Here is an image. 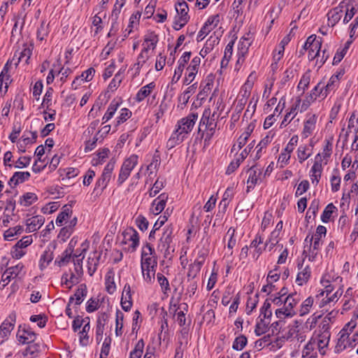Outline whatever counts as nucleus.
<instances>
[{
	"instance_id": "nucleus-35",
	"label": "nucleus",
	"mask_w": 358,
	"mask_h": 358,
	"mask_svg": "<svg viewBox=\"0 0 358 358\" xmlns=\"http://www.w3.org/2000/svg\"><path fill=\"white\" fill-rule=\"evenodd\" d=\"M234 196V187H229L224 192L222 199L221 200L219 208L222 209V213H224L227 206L229 204L230 201L232 199Z\"/></svg>"
},
{
	"instance_id": "nucleus-19",
	"label": "nucleus",
	"mask_w": 358,
	"mask_h": 358,
	"mask_svg": "<svg viewBox=\"0 0 358 358\" xmlns=\"http://www.w3.org/2000/svg\"><path fill=\"white\" fill-rule=\"evenodd\" d=\"M173 229L171 227L164 228L163 234L159 240V247L162 250L168 251L170 247V243L172 241Z\"/></svg>"
},
{
	"instance_id": "nucleus-28",
	"label": "nucleus",
	"mask_w": 358,
	"mask_h": 358,
	"mask_svg": "<svg viewBox=\"0 0 358 358\" xmlns=\"http://www.w3.org/2000/svg\"><path fill=\"white\" fill-rule=\"evenodd\" d=\"M17 338L20 343L29 345L36 342V335L31 330H22L18 332Z\"/></svg>"
},
{
	"instance_id": "nucleus-36",
	"label": "nucleus",
	"mask_w": 358,
	"mask_h": 358,
	"mask_svg": "<svg viewBox=\"0 0 358 358\" xmlns=\"http://www.w3.org/2000/svg\"><path fill=\"white\" fill-rule=\"evenodd\" d=\"M87 292L86 287L80 285V287L76 291L74 295L70 297L69 303H71L75 301L76 305H80L86 296Z\"/></svg>"
},
{
	"instance_id": "nucleus-58",
	"label": "nucleus",
	"mask_w": 358,
	"mask_h": 358,
	"mask_svg": "<svg viewBox=\"0 0 358 358\" xmlns=\"http://www.w3.org/2000/svg\"><path fill=\"white\" fill-rule=\"evenodd\" d=\"M123 319L124 314L120 310H117L116 312V319H115V324L116 329L115 333L117 336L122 335V328H123Z\"/></svg>"
},
{
	"instance_id": "nucleus-46",
	"label": "nucleus",
	"mask_w": 358,
	"mask_h": 358,
	"mask_svg": "<svg viewBox=\"0 0 358 358\" xmlns=\"http://www.w3.org/2000/svg\"><path fill=\"white\" fill-rule=\"evenodd\" d=\"M144 280L149 284L155 281L156 268H141Z\"/></svg>"
},
{
	"instance_id": "nucleus-18",
	"label": "nucleus",
	"mask_w": 358,
	"mask_h": 358,
	"mask_svg": "<svg viewBox=\"0 0 358 358\" xmlns=\"http://www.w3.org/2000/svg\"><path fill=\"white\" fill-rule=\"evenodd\" d=\"M206 259L205 254H202L189 265L188 269L187 276L194 278L200 272L202 265L203 264Z\"/></svg>"
},
{
	"instance_id": "nucleus-3",
	"label": "nucleus",
	"mask_w": 358,
	"mask_h": 358,
	"mask_svg": "<svg viewBox=\"0 0 358 358\" xmlns=\"http://www.w3.org/2000/svg\"><path fill=\"white\" fill-rule=\"evenodd\" d=\"M138 157L136 155H131L123 162L120 171L117 182L122 185L130 176L131 171L138 164Z\"/></svg>"
},
{
	"instance_id": "nucleus-25",
	"label": "nucleus",
	"mask_w": 358,
	"mask_h": 358,
	"mask_svg": "<svg viewBox=\"0 0 358 358\" xmlns=\"http://www.w3.org/2000/svg\"><path fill=\"white\" fill-rule=\"evenodd\" d=\"M251 36L250 33L246 34L240 39L238 45V55L245 56L251 45Z\"/></svg>"
},
{
	"instance_id": "nucleus-48",
	"label": "nucleus",
	"mask_w": 358,
	"mask_h": 358,
	"mask_svg": "<svg viewBox=\"0 0 358 358\" xmlns=\"http://www.w3.org/2000/svg\"><path fill=\"white\" fill-rule=\"evenodd\" d=\"M49 25L46 24L45 22H42L37 29V39L40 41H45L49 34Z\"/></svg>"
},
{
	"instance_id": "nucleus-4",
	"label": "nucleus",
	"mask_w": 358,
	"mask_h": 358,
	"mask_svg": "<svg viewBox=\"0 0 358 358\" xmlns=\"http://www.w3.org/2000/svg\"><path fill=\"white\" fill-rule=\"evenodd\" d=\"M198 118L196 113H190L187 117L180 119L176 125V131L184 138L192 131Z\"/></svg>"
},
{
	"instance_id": "nucleus-52",
	"label": "nucleus",
	"mask_w": 358,
	"mask_h": 358,
	"mask_svg": "<svg viewBox=\"0 0 358 358\" xmlns=\"http://www.w3.org/2000/svg\"><path fill=\"white\" fill-rule=\"evenodd\" d=\"M99 255H96V252H94L93 257H89L87 261V268L88 273L90 275H92L96 271L98 262H99Z\"/></svg>"
},
{
	"instance_id": "nucleus-1",
	"label": "nucleus",
	"mask_w": 358,
	"mask_h": 358,
	"mask_svg": "<svg viewBox=\"0 0 358 358\" xmlns=\"http://www.w3.org/2000/svg\"><path fill=\"white\" fill-rule=\"evenodd\" d=\"M219 115L215 112H212L210 108H206L203 113L199 126V134H201L204 142H208L215 134L217 127V120Z\"/></svg>"
},
{
	"instance_id": "nucleus-43",
	"label": "nucleus",
	"mask_w": 358,
	"mask_h": 358,
	"mask_svg": "<svg viewBox=\"0 0 358 358\" xmlns=\"http://www.w3.org/2000/svg\"><path fill=\"white\" fill-rule=\"evenodd\" d=\"M184 137L182 136L178 132H177L176 130L172 134L171 136L169 138V139L167 141L166 147L169 149H171L174 148L176 145L180 144L182 143L184 140Z\"/></svg>"
},
{
	"instance_id": "nucleus-16",
	"label": "nucleus",
	"mask_w": 358,
	"mask_h": 358,
	"mask_svg": "<svg viewBox=\"0 0 358 358\" xmlns=\"http://www.w3.org/2000/svg\"><path fill=\"white\" fill-rule=\"evenodd\" d=\"M82 247V251L80 253H78L77 252L73 255V262H74V270L75 273H76L77 275L81 276L83 275V266H82V262L83 259H84V256L80 257L82 256L83 252H85L88 248V243H83L81 245Z\"/></svg>"
},
{
	"instance_id": "nucleus-59",
	"label": "nucleus",
	"mask_w": 358,
	"mask_h": 358,
	"mask_svg": "<svg viewBox=\"0 0 358 358\" xmlns=\"http://www.w3.org/2000/svg\"><path fill=\"white\" fill-rule=\"evenodd\" d=\"M157 281L160 285L162 292L166 294L170 291L169 282L168 279L162 273H158L157 274Z\"/></svg>"
},
{
	"instance_id": "nucleus-12",
	"label": "nucleus",
	"mask_w": 358,
	"mask_h": 358,
	"mask_svg": "<svg viewBox=\"0 0 358 358\" xmlns=\"http://www.w3.org/2000/svg\"><path fill=\"white\" fill-rule=\"evenodd\" d=\"M248 178L247 181V191L248 192L250 189H253L255 186L257 184L259 180L260 179V176H262V169L258 166L257 164L252 166L248 170Z\"/></svg>"
},
{
	"instance_id": "nucleus-10",
	"label": "nucleus",
	"mask_w": 358,
	"mask_h": 358,
	"mask_svg": "<svg viewBox=\"0 0 358 358\" xmlns=\"http://www.w3.org/2000/svg\"><path fill=\"white\" fill-rule=\"evenodd\" d=\"M317 121V115L309 113L306 115V119L303 122V129L301 132L303 138H308L312 135L316 129V124Z\"/></svg>"
},
{
	"instance_id": "nucleus-49",
	"label": "nucleus",
	"mask_w": 358,
	"mask_h": 358,
	"mask_svg": "<svg viewBox=\"0 0 358 358\" xmlns=\"http://www.w3.org/2000/svg\"><path fill=\"white\" fill-rule=\"evenodd\" d=\"M38 199L37 196L32 192L24 194L20 199V204L24 206H29L36 202Z\"/></svg>"
},
{
	"instance_id": "nucleus-23",
	"label": "nucleus",
	"mask_w": 358,
	"mask_h": 358,
	"mask_svg": "<svg viewBox=\"0 0 358 358\" xmlns=\"http://www.w3.org/2000/svg\"><path fill=\"white\" fill-rule=\"evenodd\" d=\"M41 350L40 343L34 342L27 345L26 348L22 351V355L24 358H36L37 357Z\"/></svg>"
},
{
	"instance_id": "nucleus-31",
	"label": "nucleus",
	"mask_w": 358,
	"mask_h": 358,
	"mask_svg": "<svg viewBox=\"0 0 358 358\" xmlns=\"http://www.w3.org/2000/svg\"><path fill=\"white\" fill-rule=\"evenodd\" d=\"M29 178L30 173L28 171L15 172L10 179L8 183L10 186H16L18 184L22 183L26 180H28Z\"/></svg>"
},
{
	"instance_id": "nucleus-40",
	"label": "nucleus",
	"mask_w": 358,
	"mask_h": 358,
	"mask_svg": "<svg viewBox=\"0 0 358 358\" xmlns=\"http://www.w3.org/2000/svg\"><path fill=\"white\" fill-rule=\"evenodd\" d=\"M324 83L320 82L311 91L309 98L310 101H315L317 98L322 96L323 99L327 95H324Z\"/></svg>"
},
{
	"instance_id": "nucleus-2",
	"label": "nucleus",
	"mask_w": 358,
	"mask_h": 358,
	"mask_svg": "<svg viewBox=\"0 0 358 358\" xmlns=\"http://www.w3.org/2000/svg\"><path fill=\"white\" fill-rule=\"evenodd\" d=\"M321 45L322 40L317 39L315 35H311L307 38L303 49L299 52V55H303L304 54V51L308 50V59L310 60L316 59V64H317L319 58L320 57Z\"/></svg>"
},
{
	"instance_id": "nucleus-54",
	"label": "nucleus",
	"mask_w": 358,
	"mask_h": 358,
	"mask_svg": "<svg viewBox=\"0 0 358 358\" xmlns=\"http://www.w3.org/2000/svg\"><path fill=\"white\" fill-rule=\"evenodd\" d=\"M90 329V322L88 321L83 327V330L80 332V342L83 346H86L89 343L88 331Z\"/></svg>"
},
{
	"instance_id": "nucleus-5",
	"label": "nucleus",
	"mask_w": 358,
	"mask_h": 358,
	"mask_svg": "<svg viewBox=\"0 0 358 358\" xmlns=\"http://www.w3.org/2000/svg\"><path fill=\"white\" fill-rule=\"evenodd\" d=\"M327 234V229L322 225H319L316 229L315 234L311 237L310 241H313V245L310 246L309 259L313 260L318 253L321 245L322 238Z\"/></svg>"
},
{
	"instance_id": "nucleus-34",
	"label": "nucleus",
	"mask_w": 358,
	"mask_h": 358,
	"mask_svg": "<svg viewBox=\"0 0 358 358\" xmlns=\"http://www.w3.org/2000/svg\"><path fill=\"white\" fill-rule=\"evenodd\" d=\"M342 11L343 12L344 18L343 23H348L355 15L357 12V10L354 7V6L351 3H341Z\"/></svg>"
},
{
	"instance_id": "nucleus-47",
	"label": "nucleus",
	"mask_w": 358,
	"mask_h": 358,
	"mask_svg": "<svg viewBox=\"0 0 358 358\" xmlns=\"http://www.w3.org/2000/svg\"><path fill=\"white\" fill-rule=\"evenodd\" d=\"M308 148L306 145H301L297 149V157L299 162L302 164L311 156V152H308Z\"/></svg>"
},
{
	"instance_id": "nucleus-17",
	"label": "nucleus",
	"mask_w": 358,
	"mask_h": 358,
	"mask_svg": "<svg viewBox=\"0 0 358 358\" xmlns=\"http://www.w3.org/2000/svg\"><path fill=\"white\" fill-rule=\"evenodd\" d=\"M168 199V194L166 193L161 194L157 199H155L151 207V211L155 215L159 214L165 208Z\"/></svg>"
},
{
	"instance_id": "nucleus-7",
	"label": "nucleus",
	"mask_w": 358,
	"mask_h": 358,
	"mask_svg": "<svg viewBox=\"0 0 358 358\" xmlns=\"http://www.w3.org/2000/svg\"><path fill=\"white\" fill-rule=\"evenodd\" d=\"M16 322V313L12 312L0 326V342L3 343L8 339L10 332L13 330Z\"/></svg>"
},
{
	"instance_id": "nucleus-56",
	"label": "nucleus",
	"mask_w": 358,
	"mask_h": 358,
	"mask_svg": "<svg viewBox=\"0 0 358 358\" xmlns=\"http://www.w3.org/2000/svg\"><path fill=\"white\" fill-rule=\"evenodd\" d=\"M248 343V339L244 335H241L235 338L232 348L236 350H243Z\"/></svg>"
},
{
	"instance_id": "nucleus-41",
	"label": "nucleus",
	"mask_w": 358,
	"mask_h": 358,
	"mask_svg": "<svg viewBox=\"0 0 358 358\" xmlns=\"http://www.w3.org/2000/svg\"><path fill=\"white\" fill-rule=\"evenodd\" d=\"M106 291L112 294L116 290V285L114 281V273L113 271H108L106 275Z\"/></svg>"
},
{
	"instance_id": "nucleus-20",
	"label": "nucleus",
	"mask_w": 358,
	"mask_h": 358,
	"mask_svg": "<svg viewBox=\"0 0 358 358\" xmlns=\"http://www.w3.org/2000/svg\"><path fill=\"white\" fill-rule=\"evenodd\" d=\"M322 171V166L321 163V155L320 154H317L315 157V161L313 166L311 168V175L310 178L313 183L316 182L317 184L319 182L320 178H321Z\"/></svg>"
},
{
	"instance_id": "nucleus-62",
	"label": "nucleus",
	"mask_w": 358,
	"mask_h": 358,
	"mask_svg": "<svg viewBox=\"0 0 358 358\" xmlns=\"http://www.w3.org/2000/svg\"><path fill=\"white\" fill-rule=\"evenodd\" d=\"M310 81V74L309 72H306L302 76L298 85V89L299 90H301L302 92H304V91L308 88Z\"/></svg>"
},
{
	"instance_id": "nucleus-26",
	"label": "nucleus",
	"mask_w": 358,
	"mask_h": 358,
	"mask_svg": "<svg viewBox=\"0 0 358 358\" xmlns=\"http://www.w3.org/2000/svg\"><path fill=\"white\" fill-rule=\"evenodd\" d=\"M299 301V296L296 293L290 294L285 299L283 307L289 312H292L294 316L296 314L294 307Z\"/></svg>"
},
{
	"instance_id": "nucleus-32",
	"label": "nucleus",
	"mask_w": 358,
	"mask_h": 358,
	"mask_svg": "<svg viewBox=\"0 0 358 358\" xmlns=\"http://www.w3.org/2000/svg\"><path fill=\"white\" fill-rule=\"evenodd\" d=\"M343 294L341 286H339L334 293H331L330 295H327L324 297L320 303V307L322 308L331 303L336 302Z\"/></svg>"
},
{
	"instance_id": "nucleus-13",
	"label": "nucleus",
	"mask_w": 358,
	"mask_h": 358,
	"mask_svg": "<svg viewBox=\"0 0 358 358\" xmlns=\"http://www.w3.org/2000/svg\"><path fill=\"white\" fill-rule=\"evenodd\" d=\"M123 236L124 243H131L129 247L132 250H135L139 245L138 233L133 227H129L123 232Z\"/></svg>"
},
{
	"instance_id": "nucleus-64",
	"label": "nucleus",
	"mask_w": 358,
	"mask_h": 358,
	"mask_svg": "<svg viewBox=\"0 0 358 358\" xmlns=\"http://www.w3.org/2000/svg\"><path fill=\"white\" fill-rule=\"evenodd\" d=\"M135 222L138 229L142 231H146L148 228L149 222L142 215H139L138 216H137V217L135 220Z\"/></svg>"
},
{
	"instance_id": "nucleus-50",
	"label": "nucleus",
	"mask_w": 358,
	"mask_h": 358,
	"mask_svg": "<svg viewBox=\"0 0 358 358\" xmlns=\"http://www.w3.org/2000/svg\"><path fill=\"white\" fill-rule=\"evenodd\" d=\"M144 341L139 340L135 345L134 349L130 352L129 358H141L143 352Z\"/></svg>"
},
{
	"instance_id": "nucleus-29",
	"label": "nucleus",
	"mask_w": 358,
	"mask_h": 358,
	"mask_svg": "<svg viewBox=\"0 0 358 358\" xmlns=\"http://www.w3.org/2000/svg\"><path fill=\"white\" fill-rule=\"evenodd\" d=\"M155 83L151 82L149 84L142 87L137 92L135 99L137 102H141L148 96L155 88Z\"/></svg>"
},
{
	"instance_id": "nucleus-21",
	"label": "nucleus",
	"mask_w": 358,
	"mask_h": 358,
	"mask_svg": "<svg viewBox=\"0 0 358 358\" xmlns=\"http://www.w3.org/2000/svg\"><path fill=\"white\" fill-rule=\"evenodd\" d=\"M121 306L125 311L130 310L132 306L131 287L129 284H126L124 287L121 297Z\"/></svg>"
},
{
	"instance_id": "nucleus-60",
	"label": "nucleus",
	"mask_w": 358,
	"mask_h": 358,
	"mask_svg": "<svg viewBox=\"0 0 358 358\" xmlns=\"http://www.w3.org/2000/svg\"><path fill=\"white\" fill-rule=\"evenodd\" d=\"M352 129H354L355 134H357L358 132V119L356 117L355 113H353L349 119L348 131L346 132V136L348 135V132H351Z\"/></svg>"
},
{
	"instance_id": "nucleus-33",
	"label": "nucleus",
	"mask_w": 358,
	"mask_h": 358,
	"mask_svg": "<svg viewBox=\"0 0 358 358\" xmlns=\"http://www.w3.org/2000/svg\"><path fill=\"white\" fill-rule=\"evenodd\" d=\"M343 74L342 73H338L331 76L329 78V82L324 84V95H328L330 92L334 90L339 83L341 76Z\"/></svg>"
},
{
	"instance_id": "nucleus-55",
	"label": "nucleus",
	"mask_w": 358,
	"mask_h": 358,
	"mask_svg": "<svg viewBox=\"0 0 358 358\" xmlns=\"http://www.w3.org/2000/svg\"><path fill=\"white\" fill-rule=\"evenodd\" d=\"M32 54V49L29 47L25 46L23 50L18 53L17 62H24L28 63L29 59Z\"/></svg>"
},
{
	"instance_id": "nucleus-14",
	"label": "nucleus",
	"mask_w": 358,
	"mask_h": 358,
	"mask_svg": "<svg viewBox=\"0 0 358 358\" xmlns=\"http://www.w3.org/2000/svg\"><path fill=\"white\" fill-rule=\"evenodd\" d=\"M298 271L296 282L298 285L302 286L310 279L311 270L308 265L303 266V264H299Z\"/></svg>"
},
{
	"instance_id": "nucleus-51",
	"label": "nucleus",
	"mask_w": 358,
	"mask_h": 358,
	"mask_svg": "<svg viewBox=\"0 0 358 358\" xmlns=\"http://www.w3.org/2000/svg\"><path fill=\"white\" fill-rule=\"evenodd\" d=\"M23 231V227L22 226L17 225L15 227L9 228L7 229L3 234L4 238L6 241L12 240L13 237H14L17 234H20Z\"/></svg>"
},
{
	"instance_id": "nucleus-57",
	"label": "nucleus",
	"mask_w": 358,
	"mask_h": 358,
	"mask_svg": "<svg viewBox=\"0 0 358 358\" xmlns=\"http://www.w3.org/2000/svg\"><path fill=\"white\" fill-rule=\"evenodd\" d=\"M285 49L283 46H278V48L274 51L273 56V63L271 64V67L273 69H275L278 67V62L282 59L284 55Z\"/></svg>"
},
{
	"instance_id": "nucleus-38",
	"label": "nucleus",
	"mask_w": 358,
	"mask_h": 358,
	"mask_svg": "<svg viewBox=\"0 0 358 358\" xmlns=\"http://www.w3.org/2000/svg\"><path fill=\"white\" fill-rule=\"evenodd\" d=\"M120 104V103L115 100H113L110 102V103L107 109L106 113L103 116V118H102L103 124L108 122L109 120H110L113 117V115L115 113V112L117 111Z\"/></svg>"
},
{
	"instance_id": "nucleus-11",
	"label": "nucleus",
	"mask_w": 358,
	"mask_h": 358,
	"mask_svg": "<svg viewBox=\"0 0 358 358\" xmlns=\"http://www.w3.org/2000/svg\"><path fill=\"white\" fill-rule=\"evenodd\" d=\"M201 64L200 57L196 56L191 61L189 65L187 68L185 78L184 79V84L186 85H189L193 82L196 75L198 73L199 68Z\"/></svg>"
},
{
	"instance_id": "nucleus-37",
	"label": "nucleus",
	"mask_w": 358,
	"mask_h": 358,
	"mask_svg": "<svg viewBox=\"0 0 358 358\" xmlns=\"http://www.w3.org/2000/svg\"><path fill=\"white\" fill-rule=\"evenodd\" d=\"M176 10L178 15V17L180 18H186V20H189V16L188 15L189 8L187 3L185 1H178L176 6Z\"/></svg>"
},
{
	"instance_id": "nucleus-45",
	"label": "nucleus",
	"mask_w": 358,
	"mask_h": 358,
	"mask_svg": "<svg viewBox=\"0 0 358 358\" xmlns=\"http://www.w3.org/2000/svg\"><path fill=\"white\" fill-rule=\"evenodd\" d=\"M71 214L72 210L71 208L67 206H64L63 207L62 211L58 215L56 219V224L58 226H62L64 221L69 218Z\"/></svg>"
},
{
	"instance_id": "nucleus-27",
	"label": "nucleus",
	"mask_w": 358,
	"mask_h": 358,
	"mask_svg": "<svg viewBox=\"0 0 358 358\" xmlns=\"http://www.w3.org/2000/svg\"><path fill=\"white\" fill-rule=\"evenodd\" d=\"M342 278L338 275L334 270L331 269L324 273L321 279V282L338 285V287L341 286Z\"/></svg>"
},
{
	"instance_id": "nucleus-9",
	"label": "nucleus",
	"mask_w": 358,
	"mask_h": 358,
	"mask_svg": "<svg viewBox=\"0 0 358 358\" xmlns=\"http://www.w3.org/2000/svg\"><path fill=\"white\" fill-rule=\"evenodd\" d=\"M23 268L24 265L22 264H18L16 266L6 268L1 276L0 289H3L12 279L17 278L20 274Z\"/></svg>"
},
{
	"instance_id": "nucleus-61",
	"label": "nucleus",
	"mask_w": 358,
	"mask_h": 358,
	"mask_svg": "<svg viewBox=\"0 0 358 358\" xmlns=\"http://www.w3.org/2000/svg\"><path fill=\"white\" fill-rule=\"evenodd\" d=\"M72 253L64 250L62 255L55 260V263L60 267L64 266L69 262Z\"/></svg>"
},
{
	"instance_id": "nucleus-22",
	"label": "nucleus",
	"mask_w": 358,
	"mask_h": 358,
	"mask_svg": "<svg viewBox=\"0 0 358 358\" xmlns=\"http://www.w3.org/2000/svg\"><path fill=\"white\" fill-rule=\"evenodd\" d=\"M45 218L42 215L34 216L26 221L28 232H34L39 229L44 224Z\"/></svg>"
},
{
	"instance_id": "nucleus-44",
	"label": "nucleus",
	"mask_w": 358,
	"mask_h": 358,
	"mask_svg": "<svg viewBox=\"0 0 358 358\" xmlns=\"http://www.w3.org/2000/svg\"><path fill=\"white\" fill-rule=\"evenodd\" d=\"M160 164V158L159 155H154L152 162L148 166L147 169L148 171H150L148 177L151 179L152 176H156V171L157 170L158 166Z\"/></svg>"
},
{
	"instance_id": "nucleus-8",
	"label": "nucleus",
	"mask_w": 358,
	"mask_h": 358,
	"mask_svg": "<svg viewBox=\"0 0 358 358\" xmlns=\"http://www.w3.org/2000/svg\"><path fill=\"white\" fill-rule=\"evenodd\" d=\"M154 250L150 244H146L143 248L141 253V268H157V262L155 257L153 255Z\"/></svg>"
},
{
	"instance_id": "nucleus-39",
	"label": "nucleus",
	"mask_w": 358,
	"mask_h": 358,
	"mask_svg": "<svg viewBox=\"0 0 358 358\" xmlns=\"http://www.w3.org/2000/svg\"><path fill=\"white\" fill-rule=\"evenodd\" d=\"M270 324V320L261 317L255 326V333L257 336L265 334L268 329Z\"/></svg>"
},
{
	"instance_id": "nucleus-63",
	"label": "nucleus",
	"mask_w": 358,
	"mask_h": 358,
	"mask_svg": "<svg viewBox=\"0 0 358 358\" xmlns=\"http://www.w3.org/2000/svg\"><path fill=\"white\" fill-rule=\"evenodd\" d=\"M317 345L318 348L322 349L328 345L329 338H330V333L329 331H326L324 334H320L318 336Z\"/></svg>"
},
{
	"instance_id": "nucleus-30",
	"label": "nucleus",
	"mask_w": 358,
	"mask_h": 358,
	"mask_svg": "<svg viewBox=\"0 0 358 358\" xmlns=\"http://www.w3.org/2000/svg\"><path fill=\"white\" fill-rule=\"evenodd\" d=\"M300 103L301 99L298 98L291 107L290 110L285 115V117L281 122V127L287 126V124H289L295 117L297 114V109L299 108Z\"/></svg>"
},
{
	"instance_id": "nucleus-53",
	"label": "nucleus",
	"mask_w": 358,
	"mask_h": 358,
	"mask_svg": "<svg viewBox=\"0 0 358 358\" xmlns=\"http://www.w3.org/2000/svg\"><path fill=\"white\" fill-rule=\"evenodd\" d=\"M313 298L310 296L302 303L299 309V315L301 316L305 315L310 312V308L313 306Z\"/></svg>"
},
{
	"instance_id": "nucleus-6",
	"label": "nucleus",
	"mask_w": 358,
	"mask_h": 358,
	"mask_svg": "<svg viewBox=\"0 0 358 358\" xmlns=\"http://www.w3.org/2000/svg\"><path fill=\"white\" fill-rule=\"evenodd\" d=\"M115 162H109L105 166L101 177L97 180L94 187V191L102 192L107 187L114 169Z\"/></svg>"
},
{
	"instance_id": "nucleus-24",
	"label": "nucleus",
	"mask_w": 358,
	"mask_h": 358,
	"mask_svg": "<svg viewBox=\"0 0 358 358\" xmlns=\"http://www.w3.org/2000/svg\"><path fill=\"white\" fill-rule=\"evenodd\" d=\"M341 3L339 4L338 6L331 10L328 14V25L331 27H334L343 15V12L342 11Z\"/></svg>"
},
{
	"instance_id": "nucleus-15",
	"label": "nucleus",
	"mask_w": 358,
	"mask_h": 358,
	"mask_svg": "<svg viewBox=\"0 0 358 358\" xmlns=\"http://www.w3.org/2000/svg\"><path fill=\"white\" fill-rule=\"evenodd\" d=\"M348 337L349 335L347 333V328L342 329L339 332V338L335 346V351L336 352H341L348 347H352V342L349 341Z\"/></svg>"
},
{
	"instance_id": "nucleus-42",
	"label": "nucleus",
	"mask_w": 358,
	"mask_h": 358,
	"mask_svg": "<svg viewBox=\"0 0 358 358\" xmlns=\"http://www.w3.org/2000/svg\"><path fill=\"white\" fill-rule=\"evenodd\" d=\"M219 40L217 37H215V39L211 41L208 39L203 48L200 50L199 57L204 58L211 50H213L214 45L218 44Z\"/></svg>"
}]
</instances>
